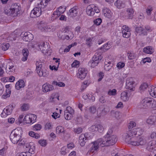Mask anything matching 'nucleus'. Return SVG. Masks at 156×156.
<instances>
[{
  "mask_svg": "<svg viewBox=\"0 0 156 156\" xmlns=\"http://www.w3.org/2000/svg\"><path fill=\"white\" fill-rule=\"evenodd\" d=\"M37 118V116L35 115L29 114L24 117L23 121L26 123H33L35 122Z\"/></svg>",
  "mask_w": 156,
  "mask_h": 156,
  "instance_id": "nucleus-8",
  "label": "nucleus"
},
{
  "mask_svg": "<svg viewBox=\"0 0 156 156\" xmlns=\"http://www.w3.org/2000/svg\"><path fill=\"white\" fill-rule=\"evenodd\" d=\"M21 7L18 5L17 3H15L11 5V8L9 9L8 10L6 11L5 10V13L7 12V14L9 15H11L13 17L17 16L18 14L20 13V11L21 10Z\"/></svg>",
  "mask_w": 156,
  "mask_h": 156,
  "instance_id": "nucleus-4",
  "label": "nucleus"
},
{
  "mask_svg": "<svg viewBox=\"0 0 156 156\" xmlns=\"http://www.w3.org/2000/svg\"><path fill=\"white\" fill-rule=\"evenodd\" d=\"M15 69V67L12 62H9L7 64L6 67V72L8 73L10 72H13L14 71Z\"/></svg>",
  "mask_w": 156,
  "mask_h": 156,
  "instance_id": "nucleus-20",
  "label": "nucleus"
},
{
  "mask_svg": "<svg viewBox=\"0 0 156 156\" xmlns=\"http://www.w3.org/2000/svg\"><path fill=\"white\" fill-rule=\"evenodd\" d=\"M87 73V71L84 68H80L78 69V72L77 74L78 78L82 80L85 78Z\"/></svg>",
  "mask_w": 156,
  "mask_h": 156,
  "instance_id": "nucleus-12",
  "label": "nucleus"
},
{
  "mask_svg": "<svg viewBox=\"0 0 156 156\" xmlns=\"http://www.w3.org/2000/svg\"><path fill=\"white\" fill-rule=\"evenodd\" d=\"M155 143V142L154 141H150L147 143L146 142V144L145 145L141 146H143L148 150H150L151 149H153L154 148V144Z\"/></svg>",
  "mask_w": 156,
  "mask_h": 156,
  "instance_id": "nucleus-24",
  "label": "nucleus"
},
{
  "mask_svg": "<svg viewBox=\"0 0 156 156\" xmlns=\"http://www.w3.org/2000/svg\"><path fill=\"white\" fill-rule=\"evenodd\" d=\"M48 0H41V1L39 3L37 4L39 8H41L42 9H43L45 8L47 5L48 2Z\"/></svg>",
  "mask_w": 156,
  "mask_h": 156,
  "instance_id": "nucleus-30",
  "label": "nucleus"
},
{
  "mask_svg": "<svg viewBox=\"0 0 156 156\" xmlns=\"http://www.w3.org/2000/svg\"><path fill=\"white\" fill-rule=\"evenodd\" d=\"M103 13L105 16L108 18H110L112 16V13L110 10L107 8L103 10Z\"/></svg>",
  "mask_w": 156,
  "mask_h": 156,
  "instance_id": "nucleus-27",
  "label": "nucleus"
},
{
  "mask_svg": "<svg viewBox=\"0 0 156 156\" xmlns=\"http://www.w3.org/2000/svg\"><path fill=\"white\" fill-rule=\"evenodd\" d=\"M21 109L23 111L27 110L28 109V106L27 104H24L21 107Z\"/></svg>",
  "mask_w": 156,
  "mask_h": 156,
  "instance_id": "nucleus-62",
  "label": "nucleus"
},
{
  "mask_svg": "<svg viewBox=\"0 0 156 156\" xmlns=\"http://www.w3.org/2000/svg\"><path fill=\"white\" fill-rule=\"evenodd\" d=\"M125 66V63L121 62H119L117 64V67L119 69L124 67Z\"/></svg>",
  "mask_w": 156,
  "mask_h": 156,
  "instance_id": "nucleus-53",
  "label": "nucleus"
},
{
  "mask_svg": "<svg viewBox=\"0 0 156 156\" xmlns=\"http://www.w3.org/2000/svg\"><path fill=\"white\" fill-rule=\"evenodd\" d=\"M38 46L39 49L41 50H42V52L43 53L47 52L48 49L49 48L48 45L47 44H45L44 42L41 43L40 44L38 45Z\"/></svg>",
  "mask_w": 156,
  "mask_h": 156,
  "instance_id": "nucleus-23",
  "label": "nucleus"
},
{
  "mask_svg": "<svg viewBox=\"0 0 156 156\" xmlns=\"http://www.w3.org/2000/svg\"><path fill=\"white\" fill-rule=\"evenodd\" d=\"M153 9V7L151 5H149L147 7L146 9V12L148 16H149L151 15Z\"/></svg>",
  "mask_w": 156,
  "mask_h": 156,
  "instance_id": "nucleus-39",
  "label": "nucleus"
},
{
  "mask_svg": "<svg viewBox=\"0 0 156 156\" xmlns=\"http://www.w3.org/2000/svg\"><path fill=\"white\" fill-rule=\"evenodd\" d=\"M24 147L27 151L28 150V153L30 154L34 153L35 150V147L33 142L27 143L24 145Z\"/></svg>",
  "mask_w": 156,
  "mask_h": 156,
  "instance_id": "nucleus-13",
  "label": "nucleus"
},
{
  "mask_svg": "<svg viewBox=\"0 0 156 156\" xmlns=\"http://www.w3.org/2000/svg\"><path fill=\"white\" fill-rule=\"evenodd\" d=\"M56 132L57 133H60L64 132V129L61 126H57L56 129Z\"/></svg>",
  "mask_w": 156,
  "mask_h": 156,
  "instance_id": "nucleus-41",
  "label": "nucleus"
},
{
  "mask_svg": "<svg viewBox=\"0 0 156 156\" xmlns=\"http://www.w3.org/2000/svg\"><path fill=\"white\" fill-rule=\"evenodd\" d=\"M74 110L70 106L67 107L65 111V113H69L72 115L74 114Z\"/></svg>",
  "mask_w": 156,
  "mask_h": 156,
  "instance_id": "nucleus-40",
  "label": "nucleus"
},
{
  "mask_svg": "<svg viewBox=\"0 0 156 156\" xmlns=\"http://www.w3.org/2000/svg\"><path fill=\"white\" fill-rule=\"evenodd\" d=\"M42 126L40 124H37L33 126V129L34 130H40Z\"/></svg>",
  "mask_w": 156,
  "mask_h": 156,
  "instance_id": "nucleus-44",
  "label": "nucleus"
},
{
  "mask_svg": "<svg viewBox=\"0 0 156 156\" xmlns=\"http://www.w3.org/2000/svg\"><path fill=\"white\" fill-rule=\"evenodd\" d=\"M104 130V128L101 124L97 125V131L100 133H102Z\"/></svg>",
  "mask_w": 156,
  "mask_h": 156,
  "instance_id": "nucleus-49",
  "label": "nucleus"
},
{
  "mask_svg": "<svg viewBox=\"0 0 156 156\" xmlns=\"http://www.w3.org/2000/svg\"><path fill=\"white\" fill-rule=\"evenodd\" d=\"M23 35V39L24 41H30L34 38L33 35L29 32H25Z\"/></svg>",
  "mask_w": 156,
  "mask_h": 156,
  "instance_id": "nucleus-18",
  "label": "nucleus"
},
{
  "mask_svg": "<svg viewBox=\"0 0 156 156\" xmlns=\"http://www.w3.org/2000/svg\"><path fill=\"white\" fill-rule=\"evenodd\" d=\"M38 74L40 76L46 77L48 76V72L46 69L42 70L40 72H38Z\"/></svg>",
  "mask_w": 156,
  "mask_h": 156,
  "instance_id": "nucleus-36",
  "label": "nucleus"
},
{
  "mask_svg": "<svg viewBox=\"0 0 156 156\" xmlns=\"http://www.w3.org/2000/svg\"><path fill=\"white\" fill-rule=\"evenodd\" d=\"M9 47V43H6L5 44H3L2 47V49L4 51H6Z\"/></svg>",
  "mask_w": 156,
  "mask_h": 156,
  "instance_id": "nucleus-58",
  "label": "nucleus"
},
{
  "mask_svg": "<svg viewBox=\"0 0 156 156\" xmlns=\"http://www.w3.org/2000/svg\"><path fill=\"white\" fill-rule=\"evenodd\" d=\"M13 106L12 105H9L6 107V108H4L1 113V115L2 117H5L7 116L10 115L12 112Z\"/></svg>",
  "mask_w": 156,
  "mask_h": 156,
  "instance_id": "nucleus-10",
  "label": "nucleus"
},
{
  "mask_svg": "<svg viewBox=\"0 0 156 156\" xmlns=\"http://www.w3.org/2000/svg\"><path fill=\"white\" fill-rule=\"evenodd\" d=\"M101 138H100L96 141L91 142L89 145L90 147L87 154L89 153L90 154V153H94L95 151H97L100 146L103 147V145L101 144Z\"/></svg>",
  "mask_w": 156,
  "mask_h": 156,
  "instance_id": "nucleus-6",
  "label": "nucleus"
},
{
  "mask_svg": "<svg viewBox=\"0 0 156 156\" xmlns=\"http://www.w3.org/2000/svg\"><path fill=\"white\" fill-rule=\"evenodd\" d=\"M140 106L144 108H156V101L152 98H146L141 101Z\"/></svg>",
  "mask_w": 156,
  "mask_h": 156,
  "instance_id": "nucleus-2",
  "label": "nucleus"
},
{
  "mask_svg": "<svg viewBox=\"0 0 156 156\" xmlns=\"http://www.w3.org/2000/svg\"><path fill=\"white\" fill-rule=\"evenodd\" d=\"M122 36L124 37L128 38L130 35V32L128 26H123L122 28Z\"/></svg>",
  "mask_w": 156,
  "mask_h": 156,
  "instance_id": "nucleus-14",
  "label": "nucleus"
},
{
  "mask_svg": "<svg viewBox=\"0 0 156 156\" xmlns=\"http://www.w3.org/2000/svg\"><path fill=\"white\" fill-rule=\"evenodd\" d=\"M86 140L87 138L85 136V134H82L79 136V140Z\"/></svg>",
  "mask_w": 156,
  "mask_h": 156,
  "instance_id": "nucleus-60",
  "label": "nucleus"
},
{
  "mask_svg": "<svg viewBox=\"0 0 156 156\" xmlns=\"http://www.w3.org/2000/svg\"><path fill=\"white\" fill-rule=\"evenodd\" d=\"M41 8L35 7L31 11L30 16L32 17H38L41 14Z\"/></svg>",
  "mask_w": 156,
  "mask_h": 156,
  "instance_id": "nucleus-11",
  "label": "nucleus"
},
{
  "mask_svg": "<svg viewBox=\"0 0 156 156\" xmlns=\"http://www.w3.org/2000/svg\"><path fill=\"white\" fill-rule=\"evenodd\" d=\"M43 63L41 62H37L36 63V70L38 73V72H40L41 71Z\"/></svg>",
  "mask_w": 156,
  "mask_h": 156,
  "instance_id": "nucleus-35",
  "label": "nucleus"
},
{
  "mask_svg": "<svg viewBox=\"0 0 156 156\" xmlns=\"http://www.w3.org/2000/svg\"><path fill=\"white\" fill-rule=\"evenodd\" d=\"M99 63L98 61L97 60L96 61V60L94 61L93 59H92L89 62L88 64L91 67L94 68L98 66Z\"/></svg>",
  "mask_w": 156,
  "mask_h": 156,
  "instance_id": "nucleus-32",
  "label": "nucleus"
},
{
  "mask_svg": "<svg viewBox=\"0 0 156 156\" xmlns=\"http://www.w3.org/2000/svg\"><path fill=\"white\" fill-rule=\"evenodd\" d=\"M105 96L102 95L101 97L100 98L99 100L100 102L102 103H103L105 102L106 101V100L105 99Z\"/></svg>",
  "mask_w": 156,
  "mask_h": 156,
  "instance_id": "nucleus-64",
  "label": "nucleus"
},
{
  "mask_svg": "<svg viewBox=\"0 0 156 156\" xmlns=\"http://www.w3.org/2000/svg\"><path fill=\"white\" fill-rule=\"evenodd\" d=\"M147 122L148 124L156 126V116H150L147 119Z\"/></svg>",
  "mask_w": 156,
  "mask_h": 156,
  "instance_id": "nucleus-22",
  "label": "nucleus"
},
{
  "mask_svg": "<svg viewBox=\"0 0 156 156\" xmlns=\"http://www.w3.org/2000/svg\"><path fill=\"white\" fill-rule=\"evenodd\" d=\"M106 62H105V65L104 66L105 69L106 71H108L112 67V65H110L109 64H106Z\"/></svg>",
  "mask_w": 156,
  "mask_h": 156,
  "instance_id": "nucleus-48",
  "label": "nucleus"
},
{
  "mask_svg": "<svg viewBox=\"0 0 156 156\" xmlns=\"http://www.w3.org/2000/svg\"><path fill=\"white\" fill-rule=\"evenodd\" d=\"M127 12V18L132 19L133 16V14L134 12L133 9L132 8H129L127 9L126 10Z\"/></svg>",
  "mask_w": 156,
  "mask_h": 156,
  "instance_id": "nucleus-29",
  "label": "nucleus"
},
{
  "mask_svg": "<svg viewBox=\"0 0 156 156\" xmlns=\"http://www.w3.org/2000/svg\"><path fill=\"white\" fill-rule=\"evenodd\" d=\"M90 130L92 132L97 131V125L91 126L90 128Z\"/></svg>",
  "mask_w": 156,
  "mask_h": 156,
  "instance_id": "nucleus-61",
  "label": "nucleus"
},
{
  "mask_svg": "<svg viewBox=\"0 0 156 156\" xmlns=\"http://www.w3.org/2000/svg\"><path fill=\"white\" fill-rule=\"evenodd\" d=\"M136 123L134 122H130L128 126V129H132L136 126Z\"/></svg>",
  "mask_w": 156,
  "mask_h": 156,
  "instance_id": "nucleus-57",
  "label": "nucleus"
},
{
  "mask_svg": "<svg viewBox=\"0 0 156 156\" xmlns=\"http://www.w3.org/2000/svg\"><path fill=\"white\" fill-rule=\"evenodd\" d=\"M52 84L53 85L62 87H64L65 85V84L62 82H59L58 83L57 82L55 81L53 82Z\"/></svg>",
  "mask_w": 156,
  "mask_h": 156,
  "instance_id": "nucleus-45",
  "label": "nucleus"
},
{
  "mask_svg": "<svg viewBox=\"0 0 156 156\" xmlns=\"http://www.w3.org/2000/svg\"><path fill=\"white\" fill-rule=\"evenodd\" d=\"M102 22V20L101 18H99L97 19L94 21V24L97 26L99 25Z\"/></svg>",
  "mask_w": 156,
  "mask_h": 156,
  "instance_id": "nucleus-47",
  "label": "nucleus"
},
{
  "mask_svg": "<svg viewBox=\"0 0 156 156\" xmlns=\"http://www.w3.org/2000/svg\"><path fill=\"white\" fill-rule=\"evenodd\" d=\"M89 111L92 114H94L96 111V107L94 106H92L89 108Z\"/></svg>",
  "mask_w": 156,
  "mask_h": 156,
  "instance_id": "nucleus-50",
  "label": "nucleus"
},
{
  "mask_svg": "<svg viewBox=\"0 0 156 156\" xmlns=\"http://www.w3.org/2000/svg\"><path fill=\"white\" fill-rule=\"evenodd\" d=\"M151 61V58L149 57H146L143 59L141 62L144 64L146 62H150Z\"/></svg>",
  "mask_w": 156,
  "mask_h": 156,
  "instance_id": "nucleus-55",
  "label": "nucleus"
},
{
  "mask_svg": "<svg viewBox=\"0 0 156 156\" xmlns=\"http://www.w3.org/2000/svg\"><path fill=\"white\" fill-rule=\"evenodd\" d=\"M121 98L124 101H126L127 100V93L126 91H123L121 93Z\"/></svg>",
  "mask_w": 156,
  "mask_h": 156,
  "instance_id": "nucleus-38",
  "label": "nucleus"
},
{
  "mask_svg": "<svg viewBox=\"0 0 156 156\" xmlns=\"http://www.w3.org/2000/svg\"><path fill=\"white\" fill-rule=\"evenodd\" d=\"M25 86V83L22 80H20L16 82L15 85L16 88L17 90H20V88Z\"/></svg>",
  "mask_w": 156,
  "mask_h": 156,
  "instance_id": "nucleus-26",
  "label": "nucleus"
},
{
  "mask_svg": "<svg viewBox=\"0 0 156 156\" xmlns=\"http://www.w3.org/2000/svg\"><path fill=\"white\" fill-rule=\"evenodd\" d=\"M69 113H65L64 114V117L66 120H69L73 117V115L70 114H68Z\"/></svg>",
  "mask_w": 156,
  "mask_h": 156,
  "instance_id": "nucleus-54",
  "label": "nucleus"
},
{
  "mask_svg": "<svg viewBox=\"0 0 156 156\" xmlns=\"http://www.w3.org/2000/svg\"><path fill=\"white\" fill-rule=\"evenodd\" d=\"M22 53L23 56L21 60L23 61H25L27 59L29 53V50L27 48H24L23 50Z\"/></svg>",
  "mask_w": 156,
  "mask_h": 156,
  "instance_id": "nucleus-25",
  "label": "nucleus"
},
{
  "mask_svg": "<svg viewBox=\"0 0 156 156\" xmlns=\"http://www.w3.org/2000/svg\"><path fill=\"white\" fill-rule=\"evenodd\" d=\"M134 82L132 77H130L127 78L126 82V88L127 89H129L130 90H133V86Z\"/></svg>",
  "mask_w": 156,
  "mask_h": 156,
  "instance_id": "nucleus-16",
  "label": "nucleus"
},
{
  "mask_svg": "<svg viewBox=\"0 0 156 156\" xmlns=\"http://www.w3.org/2000/svg\"><path fill=\"white\" fill-rule=\"evenodd\" d=\"M115 4L118 8L119 9L123 8L125 6L124 3L120 0H117L115 3Z\"/></svg>",
  "mask_w": 156,
  "mask_h": 156,
  "instance_id": "nucleus-34",
  "label": "nucleus"
},
{
  "mask_svg": "<svg viewBox=\"0 0 156 156\" xmlns=\"http://www.w3.org/2000/svg\"><path fill=\"white\" fill-rule=\"evenodd\" d=\"M143 52L145 53L148 54H152L154 51V49L151 46H147L144 47L143 49Z\"/></svg>",
  "mask_w": 156,
  "mask_h": 156,
  "instance_id": "nucleus-28",
  "label": "nucleus"
},
{
  "mask_svg": "<svg viewBox=\"0 0 156 156\" xmlns=\"http://www.w3.org/2000/svg\"><path fill=\"white\" fill-rule=\"evenodd\" d=\"M116 94V90L115 89H113L112 90H110L108 92V94L109 95L114 96Z\"/></svg>",
  "mask_w": 156,
  "mask_h": 156,
  "instance_id": "nucleus-43",
  "label": "nucleus"
},
{
  "mask_svg": "<svg viewBox=\"0 0 156 156\" xmlns=\"http://www.w3.org/2000/svg\"><path fill=\"white\" fill-rule=\"evenodd\" d=\"M78 10V7L77 6H74L69 10V12L67 13V14L70 17H75L77 15Z\"/></svg>",
  "mask_w": 156,
  "mask_h": 156,
  "instance_id": "nucleus-15",
  "label": "nucleus"
},
{
  "mask_svg": "<svg viewBox=\"0 0 156 156\" xmlns=\"http://www.w3.org/2000/svg\"><path fill=\"white\" fill-rule=\"evenodd\" d=\"M66 9V7L65 6H60L56 11L53 12L52 16V19L53 20L56 19L65 11Z\"/></svg>",
  "mask_w": 156,
  "mask_h": 156,
  "instance_id": "nucleus-9",
  "label": "nucleus"
},
{
  "mask_svg": "<svg viewBox=\"0 0 156 156\" xmlns=\"http://www.w3.org/2000/svg\"><path fill=\"white\" fill-rule=\"evenodd\" d=\"M148 87V85L146 83H144L142 84L140 87V90L142 91L144 90L145 89H146Z\"/></svg>",
  "mask_w": 156,
  "mask_h": 156,
  "instance_id": "nucleus-46",
  "label": "nucleus"
},
{
  "mask_svg": "<svg viewBox=\"0 0 156 156\" xmlns=\"http://www.w3.org/2000/svg\"><path fill=\"white\" fill-rule=\"evenodd\" d=\"M38 143L42 146L45 147L47 145L46 140L44 139L40 140Z\"/></svg>",
  "mask_w": 156,
  "mask_h": 156,
  "instance_id": "nucleus-52",
  "label": "nucleus"
},
{
  "mask_svg": "<svg viewBox=\"0 0 156 156\" xmlns=\"http://www.w3.org/2000/svg\"><path fill=\"white\" fill-rule=\"evenodd\" d=\"M101 144L104 147L113 145L117 142V137L115 135L104 136V139H101Z\"/></svg>",
  "mask_w": 156,
  "mask_h": 156,
  "instance_id": "nucleus-3",
  "label": "nucleus"
},
{
  "mask_svg": "<svg viewBox=\"0 0 156 156\" xmlns=\"http://www.w3.org/2000/svg\"><path fill=\"white\" fill-rule=\"evenodd\" d=\"M102 57L101 56L100 53L99 54L97 52H96L95 54L93 56L92 59L94 61L95 60H97L99 62L102 59Z\"/></svg>",
  "mask_w": 156,
  "mask_h": 156,
  "instance_id": "nucleus-31",
  "label": "nucleus"
},
{
  "mask_svg": "<svg viewBox=\"0 0 156 156\" xmlns=\"http://www.w3.org/2000/svg\"><path fill=\"white\" fill-rule=\"evenodd\" d=\"M150 94L153 97H156V87L153 86L148 90Z\"/></svg>",
  "mask_w": 156,
  "mask_h": 156,
  "instance_id": "nucleus-33",
  "label": "nucleus"
},
{
  "mask_svg": "<svg viewBox=\"0 0 156 156\" xmlns=\"http://www.w3.org/2000/svg\"><path fill=\"white\" fill-rule=\"evenodd\" d=\"M127 56L129 59L132 60L136 58V55L133 52H129L128 53Z\"/></svg>",
  "mask_w": 156,
  "mask_h": 156,
  "instance_id": "nucleus-37",
  "label": "nucleus"
},
{
  "mask_svg": "<svg viewBox=\"0 0 156 156\" xmlns=\"http://www.w3.org/2000/svg\"><path fill=\"white\" fill-rule=\"evenodd\" d=\"M143 131L140 128L133 129L129 130L123 135L125 142L134 146L144 145L146 144V140L142 137H135L136 135L140 136L142 134Z\"/></svg>",
  "mask_w": 156,
  "mask_h": 156,
  "instance_id": "nucleus-1",
  "label": "nucleus"
},
{
  "mask_svg": "<svg viewBox=\"0 0 156 156\" xmlns=\"http://www.w3.org/2000/svg\"><path fill=\"white\" fill-rule=\"evenodd\" d=\"M79 62L77 60H75L74 62L71 64L72 67H77L79 66Z\"/></svg>",
  "mask_w": 156,
  "mask_h": 156,
  "instance_id": "nucleus-59",
  "label": "nucleus"
},
{
  "mask_svg": "<svg viewBox=\"0 0 156 156\" xmlns=\"http://www.w3.org/2000/svg\"><path fill=\"white\" fill-rule=\"evenodd\" d=\"M43 90L44 92H47L53 90L54 89V87L48 83L43 84L42 86Z\"/></svg>",
  "mask_w": 156,
  "mask_h": 156,
  "instance_id": "nucleus-19",
  "label": "nucleus"
},
{
  "mask_svg": "<svg viewBox=\"0 0 156 156\" xmlns=\"http://www.w3.org/2000/svg\"><path fill=\"white\" fill-rule=\"evenodd\" d=\"M86 12L87 14L90 16H93L95 13H98L100 10L98 7L95 6L94 4H91L88 5L86 9Z\"/></svg>",
  "mask_w": 156,
  "mask_h": 156,
  "instance_id": "nucleus-7",
  "label": "nucleus"
},
{
  "mask_svg": "<svg viewBox=\"0 0 156 156\" xmlns=\"http://www.w3.org/2000/svg\"><path fill=\"white\" fill-rule=\"evenodd\" d=\"M64 33H65L63 31H59L57 33L58 37L59 38L63 40H68L69 38V36L66 35H65Z\"/></svg>",
  "mask_w": 156,
  "mask_h": 156,
  "instance_id": "nucleus-21",
  "label": "nucleus"
},
{
  "mask_svg": "<svg viewBox=\"0 0 156 156\" xmlns=\"http://www.w3.org/2000/svg\"><path fill=\"white\" fill-rule=\"evenodd\" d=\"M113 131V128L112 127L108 129L106 134L105 136H112Z\"/></svg>",
  "mask_w": 156,
  "mask_h": 156,
  "instance_id": "nucleus-56",
  "label": "nucleus"
},
{
  "mask_svg": "<svg viewBox=\"0 0 156 156\" xmlns=\"http://www.w3.org/2000/svg\"><path fill=\"white\" fill-rule=\"evenodd\" d=\"M66 147H63L61 148V154L63 155H65L66 154Z\"/></svg>",
  "mask_w": 156,
  "mask_h": 156,
  "instance_id": "nucleus-63",
  "label": "nucleus"
},
{
  "mask_svg": "<svg viewBox=\"0 0 156 156\" xmlns=\"http://www.w3.org/2000/svg\"><path fill=\"white\" fill-rule=\"evenodd\" d=\"M136 31L139 35L144 36L146 35L147 33L146 30L141 27H138L136 28Z\"/></svg>",
  "mask_w": 156,
  "mask_h": 156,
  "instance_id": "nucleus-17",
  "label": "nucleus"
},
{
  "mask_svg": "<svg viewBox=\"0 0 156 156\" xmlns=\"http://www.w3.org/2000/svg\"><path fill=\"white\" fill-rule=\"evenodd\" d=\"M83 131V129L81 127H78L74 129V132L77 134L81 133Z\"/></svg>",
  "mask_w": 156,
  "mask_h": 156,
  "instance_id": "nucleus-51",
  "label": "nucleus"
},
{
  "mask_svg": "<svg viewBox=\"0 0 156 156\" xmlns=\"http://www.w3.org/2000/svg\"><path fill=\"white\" fill-rule=\"evenodd\" d=\"M20 131L18 129H15L10 134V139L14 144H17L21 138V134L22 130L20 128Z\"/></svg>",
  "mask_w": 156,
  "mask_h": 156,
  "instance_id": "nucleus-5",
  "label": "nucleus"
},
{
  "mask_svg": "<svg viewBox=\"0 0 156 156\" xmlns=\"http://www.w3.org/2000/svg\"><path fill=\"white\" fill-rule=\"evenodd\" d=\"M111 45L110 43H107L105 44H104L103 46L100 48V50L102 49L103 48H105L106 50H108L111 47Z\"/></svg>",
  "mask_w": 156,
  "mask_h": 156,
  "instance_id": "nucleus-42",
  "label": "nucleus"
}]
</instances>
